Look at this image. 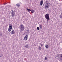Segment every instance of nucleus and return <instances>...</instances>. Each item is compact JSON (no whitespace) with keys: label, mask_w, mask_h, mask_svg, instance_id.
Masks as SVG:
<instances>
[{"label":"nucleus","mask_w":62,"mask_h":62,"mask_svg":"<svg viewBox=\"0 0 62 62\" xmlns=\"http://www.w3.org/2000/svg\"><path fill=\"white\" fill-rule=\"evenodd\" d=\"M60 55V57L59 58L61 60H62V54H58V56Z\"/></svg>","instance_id":"nucleus-5"},{"label":"nucleus","mask_w":62,"mask_h":62,"mask_svg":"<svg viewBox=\"0 0 62 62\" xmlns=\"http://www.w3.org/2000/svg\"><path fill=\"white\" fill-rule=\"evenodd\" d=\"M48 1H46L45 2L46 4H48Z\"/></svg>","instance_id":"nucleus-19"},{"label":"nucleus","mask_w":62,"mask_h":62,"mask_svg":"<svg viewBox=\"0 0 62 62\" xmlns=\"http://www.w3.org/2000/svg\"><path fill=\"white\" fill-rule=\"evenodd\" d=\"M12 29V24H10L9 25V28L8 29V32H10Z\"/></svg>","instance_id":"nucleus-1"},{"label":"nucleus","mask_w":62,"mask_h":62,"mask_svg":"<svg viewBox=\"0 0 62 62\" xmlns=\"http://www.w3.org/2000/svg\"><path fill=\"white\" fill-rule=\"evenodd\" d=\"M12 11L11 12V16H12V17H14L15 16V11H13L12 10Z\"/></svg>","instance_id":"nucleus-4"},{"label":"nucleus","mask_w":62,"mask_h":62,"mask_svg":"<svg viewBox=\"0 0 62 62\" xmlns=\"http://www.w3.org/2000/svg\"><path fill=\"white\" fill-rule=\"evenodd\" d=\"M43 5V0H41L40 2V5L42 6Z\"/></svg>","instance_id":"nucleus-8"},{"label":"nucleus","mask_w":62,"mask_h":62,"mask_svg":"<svg viewBox=\"0 0 62 62\" xmlns=\"http://www.w3.org/2000/svg\"><path fill=\"white\" fill-rule=\"evenodd\" d=\"M0 57H1V56H0Z\"/></svg>","instance_id":"nucleus-24"},{"label":"nucleus","mask_w":62,"mask_h":62,"mask_svg":"<svg viewBox=\"0 0 62 62\" xmlns=\"http://www.w3.org/2000/svg\"><path fill=\"white\" fill-rule=\"evenodd\" d=\"M19 27L20 29L21 30H22V31L24 30V26L22 24H20Z\"/></svg>","instance_id":"nucleus-3"},{"label":"nucleus","mask_w":62,"mask_h":62,"mask_svg":"<svg viewBox=\"0 0 62 62\" xmlns=\"http://www.w3.org/2000/svg\"><path fill=\"white\" fill-rule=\"evenodd\" d=\"M39 27L40 28V29H42V25H40L39 26Z\"/></svg>","instance_id":"nucleus-13"},{"label":"nucleus","mask_w":62,"mask_h":62,"mask_svg":"<svg viewBox=\"0 0 62 62\" xmlns=\"http://www.w3.org/2000/svg\"><path fill=\"white\" fill-rule=\"evenodd\" d=\"M29 47L28 45V44L26 45H25V48H28Z\"/></svg>","instance_id":"nucleus-12"},{"label":"nucleus","mask_w":62,"mask_h":62,"mask_svg":"<svg viewBox=\"0 0 62 62\" xmlns=\"http://www.w3.org/2000/svg\"><path fill=\"white\" fill-rule=\"evenodd\" d=\"M40 44H41V46H43V45H42Z\"/></svg>","instance_id":"nucleus-22"},{"label":"nucleus","mask_w":62,"mask_h":62,"mask_svg":"<svg viewBox=\"0 0 62 62\" xmlns=\"http://www.w3.org/2000/svg\"><path fill=\"white\" fill-rule=\"evenodd\" d=\"M11 34L12 35L14 34H15V31L14 30H13L11 31Z\"/></svg>","instance_id":"nucleus-7"},{"label":"nucleus","mask_w":62,"mask_h":62,"mask_svg":"<svg viewBox=\"0 0 62 62\" xmlns=\"http://www.w3.org/2000/svg\"><path fill=\"white\" fill-rule=\"evenodd\" d=\"M45 18L47 20V22H48L49 20H50V17L49 14H46L45 16Z\"/></svg>","instance_id":"nucleus-2"},{"label":"nucleus","mask_w":62,"mask_h":62,"mask_svg":"<svg viewBox=\"0 0 62 62\" xmlns=\"http://www.w3.org/2000/svg\"><path fill=\"white\" fill-rule=\"evenodd\" d=\"M47 57H45V60H47Z\"/></svg>","instance_id":"nucleus-20"},{"label":"nucleus","mask_w":62,"mask_h":62,"mask_svg":"<svg viewBox=\"0 0 62 62\" xmlns=\"http://www.w3.org/2000/svg\"><path fill=\"white\" fill-rule=\"evenodd\" d=\"M26 9L27 10H28L29 11H31V10L27 8Z\"/></svg>","instance_id":"nucleus-17"},{"label":"nucleus","mask_w":62,"mask_h":62,"mask_svg":"<svg viewBox=\"0 0 62 62\" xmlns=\"http://www.w3.org/2000/svg\"><path fill=\"white\" fill-rule=\"evenodd\" d=\"M37 29L38 30H39V27H37Z\"/></svg>","instance_id":"nucleus-18"},{"label":"nucleus","mask_w":62,"mask_h":62,"mask_svg":"<svg viewBox=\"0 0 62 62\" xmlns=\"http://www.w3.org/2000/svg\"><path fill=\"white\" fill-rule=\"evenodd\" d=\"M0 36H1V37H2V34H0Z\"/></svg>","instance_id":"nucleus-21"},{"label":"nucleus","mask_w":62,"mask_h":62,"mask_svg":"<svg viewBox=\"0 0 62 62\" xmlns=\"http://www.w3.org/2000/svg\"><path fill=\"white\" fill-rule=\"evenodd\" d=\"M34 10L32 9L31 11V12L32 13H34Z\"/></svg>","instance_id":"nucleus-15"},{"label":"nucleus","mask_w":62,"mask_h":62,"mask_svg":"<svg viewBox=\"0 0 62 62\" xmlns=\"http://www.w3.org/2000/svg\"><path fill=\"white\" fill-rule=\"evenodd\" d=\"M59 17L61 19L62 18V13H61V14L60 16Z\"/></svg>","instance_id":"nucleus-11"},{"label":"nucleus","mask_w":62,"mask_h":62,"mask_svg":"<svg viewBox=\"0 0 62 62\" xmlns=\"http://www.w3.org/2000/svg\"><path fill=\"white\" fill-rule=\"evenodd\" d=\"M45 47L46 49H48L49 48V46L47 44L46 45Z\"/></svg>","instance_id":"nucleus-9"},{"label":"nucleus","mask_w":62,"mask_h":62,"mask_svg":"<svg viewBox=\"0 0 62 62\" xmlns=\"http://www.w3.org/2000/svg\"><path fill=\"white\" fill-rule=\"evenodd\" d=\"M39 50H41V48L40 47V46H39Z\"/></svg>","instance_id":"nucleus-16"},{"label":"nucleus","mask_w":62,"mask_h":62,"mask_svg":"<svg viewBox=\"0 0 62 62\" xmlns=\"http://www.w3.org/2000/svg\"><path fill=\"white\" fill-rule=\"evenodd\" d=\"M24 39L25 40H26L28 39V35H26L24 37Z\"/></svg>","instance_id":"nucleus-6"},{"label":"nucleus","mask_w":62,"mask_h":62,"mask_svg":"<svg viewBox=\"0 0 62 62\" xmlns=\"http://www.w3.org/2000/svg\"><path fill=\"white\" fill-rule=\"evenodd\" d=\"M16 5L17 7H20V4L19 3H17L16 4Z\"/></svg>","instance_id":"nucleus-10"},{"label":"nucleus","mask_w":62,"mask_h":62,"mask_svg":"<svg viewBox=\"0 0 62 62\" xmlns=\"http://www.w3.org/2000/svg\"><path fill=\"white\" fill-rule=\"evenodd\" d=\"M4 5H6V4H4Z\"/></svg>","instance_id":"nucleus-23"},{"label":"nucleus","mask_w":62,"mask_h":62,"mask_svg":"<svg viewBox=\"0 0 62 62\" xmlns=\"http://www.w3.org/2000/svg\"><path fill=\"white\" fill-rule=\"evenodd\" d=\"M48 6H49L48 5H47L46 4L45 6V7H46V8H49V7H48Z\"/></svg>","instance_id":"nucleus-14"}]
</instances>
